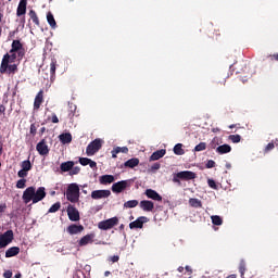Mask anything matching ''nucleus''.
Wrapping results in <instances>:
<instances>
[{
    "label": "nucleus",
    "mask_w": 278,
    "mask_h": 278,
    "mask_svg": "<svg viewBox=\"0 0 278 278\" xmlns=\"http://www.w3.org/2000/svg\"><path fill=\"white\" fill-rule=\"evenodd\" d=\"M59 140L62 144H71L73 142V135L71 132L61 134Z\"/></svg>",
    "instance_id": "22"
},
{
    "label": "nucleus",
    "mask_w": 278,
    "mask_h": 278,
    "mask_svg": "<svg viewBox=\"0 0 278 278\" xmlns=\"http://www.w3.org/2000/svg\"><path fill=\"white\" fill-rule=\"evenodd\" d=\"M5 73H8L9 75H16V73H18V65L10 64V63H7V65H3V62L1 61L0 74L5 75Z\"/></svg>",
    "instance_id": "7"
},
{
    "label": "nucleus",
    "mask_w": 278,
    "mask_h": 278,
    "mask_svg": "<svg viewBox=\"0 0 278 278\" xmlns=\"http://www.w3.org/2000/svg\"><path fill=\"white\" fill-rule=\"evenodd\" d=\"M160 168H161L160 163H154V164L151 166V170H160Z\"/></svg>",
    "instance_id": "53"
},
{
    "label": "nucleus",
    "mask_w": 278,
    "mask_h": 278,
    "mask_svg": "<svg viewBox=\"0 0 278 278\" xmlns=\"http://www.w3.org/2000/svg\"><path fill=\"white\" fill-rule=\"evenodd\" d=\"M89 162H90V159H88V157L79 159V164H81V166H88Z\"/></svg>",
    "instance_id": "44"
},
{
    "label": "nucleus",
    "mask_w": 278,
    "mask_h": 278,
    "mask_svg": "<svg viewBox=\"0 0 278 278\" xmlns=\"http://www.w3.org/2000/svg\"><path fill=\"white\" fill-rule=\"evenodd\" d=\"M45 131H47V128L45 127L40 128V134H45Z\"/></svg>",
    "instance_id": "61"
},
{
    "label": "nucleus",
    "mask_w": 278,
    "mask_h": 278,
    "mask_svg": "<svg viewBox=\"0 0 278 278\" xmlns=\"http://www.w3.org/2000/svg\"><path fill=\"white\" fill-rule=\"evenodd\" d=\"M119 153H129V148L127 147L119 148Z\"/></svg>",
    "instance_id": "55"
},
{
    "label": "nucleus",
    "mask_w": 278,
    "mask_h": 278,
    "mask_svg": "<svg viewBox=\"0 0 278 278\" xmlns=\"http://www.w3.org/2000/svg\"><path fill=\"white\" fill-rule=\"evenodd\" d=\"M139 207L143 211V212H153V210H155V204L153 203V201L150 200H142L139 203Z\"/></svg>",
    "instance_id": "15"
},
{
    "label": "nucleus",
    "mask_w": 278,
    "mask_h": 278,
    "mask_svg": "<svg viewBox=\"0 0 278 278\" xmlns=\"http://www.w3.org/2000/svg\"><path fill=\"white\" fill-rule=\"evenodd\" d=\"M9 53H16L17 54V60L21 62L23 58H25V53H27V50L25 49V46H23V42L21 40L15 39L12 41L11 45V50Z\"/></svg>",
    "instance_id": "3"
},
{
    "label": "nucleus",
    "mask_w": 278,
    "mask_h": 278,
    "mask_svg": "<svg viewBox=\"0 0 278 278\" xmlns=\"http://www.w3.org/2000/svg\"><path fill=\"white\" fill-rule=\"evenodd\" d=\"M36 149L39 155H49V146H47V141H45V139L37 143Z\"/></svg>",
    "instance_id": "16"
},
{
    "label": "nucleus",
    "mask_w": 278,
    "mask_h": 278,
    "mask_svg": "<svg viewBox=\"0 0 278 278\" xmlns=\"http://www.w3.org/2000/svg\"><path fill=\"white\" fill-rule=\"evenodd\" d=\"M47 21L52 29L58 28V23L55 22V17L53 16V13H51V12L47 13Z\"/></svg>",
    "instance_id": "28"
},
{
    "label": "nucleus",
    "mask_w": 278,
    "mask_h": 278,
    "mask_svg": "<svg viewBox=\"0 0 278 278\" xmlns=\"http://www.w3.org/2000/svg\"><path fill=\"white\" fill-rule=\"evenodd\" d=\"M21 277H23V275H21V274L15 275V278H21Z\"/></svg>",
    "instance_id": "64"
},
{
    "label": "nucleus",
    "mask_w": 278,
    "mask_h": 278,
    "mask_svg": "<svg viewBox=\"0 0 278 278\" xmlns=\"http://www.w3.org/2000/svg\"><path fill=\"white\" fill-rule=\"evenodd\" d=\"M207 184L208 187L212 188L213 190H218V185H216V181L214 179H208Z\"/></svg>",
    "instance_id": "43"
},
{
    "label": "nucleus",
    "mask_w": 278,
    "mask_h": 278,
    "mask_svg": "<svg viewBox=\"0 0 278 278\" xmlns=\"http://www.w3.org/2000/svg\"><path fill=\"white\" fill-rule=\"evenodd\" d=\"M118 225V217H112L105 220H102L98 224V227L102 229V231H108L109 229H113Z\"/></svg>",
    "instance_id": "6"
},
{
    "label": "nucleus",
    "mask_w": 278,
    "mask_h": 278,
    "mask_svg": "<svg viewBox=\"0 0 278 278\" xmlns=\"http://www.w3.org/2000/svg\"><path fill=\"white\" fill-rule=\"evenodd\" d=\"M67 216L72 223H77L80 219L79 211L73 205L67 206Z\"/></svg>",
    "instance_id": "11"
},
{
    "label": "nucleus",
    "mask_w": 278,
    "mask_h": 278,
    "mask_svg": "<svg viewBox=\"0 0 278 278\" xmlns=\"http://www.w3.org/2000/svg\"><path fill=\"white\" fill-rule=\"evenodd\" d=\"M21 167L23 170H26L27 173H29V170H31V161L29 160L23 161L21 164Z\"/></svg>",
    "instance_id": "35"
},
{
    "label": "nucleus",
    "mask_w": 278,
    "mask_h": 278,
    "mask_svg": "<svg viewBox=\"0 0 278 278\" xmlns=\"http://www.w3.org/2000/svg\"><path fill=\"white\" fill-rule=\"evenodd\" d=\"M270 60H275L276 62H278V53L269 55Z\"/></svg>",
    "instance_id": "57"
},
{
    "label": "nucleus",
    "mask_w": 278,
    "mask_h": 278,
    "mask_svg": "<svg viewBox=\"0 0 278 278\" xmlns=\"http://www.w3.org/2000/svg\"><path fill=\"white\" fill-rule=\"evenodd\" d=\"M111 153H112V157L116 159V155H118V153H121V147L113 149Z\"/></svg>",
    "instance_id": "47"
},
{
    "label": "nucleus",
    "mask_w": 278,
    "mask_h": 278,
    "mask_svg": "<svg viewBox=\"0 0 278 278\" xmlns=\"http://www.w3.org/2000/svg\"><path fill=\"white\" fill-rule=\"evenodd\" d=\"M66 231L70 236H77V233H81V231H84V226L72 224L66 228Z\"/></svg>",
    "instance_id": "17"
},
{
    "label": "nucleus",
    "mask_w": 278,
    "mask_h": 278,
    "mask_svg": "<svg viewBox=\"0 0 278 278\" xmlns=\"http://www.w3.org/2000/svg\"><path fill=\"white\" fill-rule=\"evenodd\" d=\"M140 164V160L138 157L129 159L124 163L125 168H136Z\"/></svg>",
    "instance_id": "26"
},
{
    "label": "nucleus",
    "mask_w": 278,
    "mask_h": 278,
    "mask_svg": "<svg viewBox=\"0 0 278 278\" xmlns=\"http://www.w3.org/2000/svg\"><path fill=\"white\" fill-rule=\"evenodd\" d=\"M38 131V126H36V124H31L30 125V136H36Z\"/></svg>",
    "instance_id": "45"
},
{
    "label": "nucleus",
    "mask_w": 278,
    "mask_h": 278,
    "mask_svg": "<svg viewBox=\"0 0 278 278\" xmlns=\"http://www.w3.org/2000/svg\"><path fill=\"white\" fill-rule=\"evenodd\" d=\"M73 166H75V162L73 161H67V162H63L60 165V169L62 170V173H71V170L73 169Z\"/></svg>",
    "instance_id": "25"
},
{
    "label": "nucleus",
    "mask_w": 278,
    "mask_h": 278,
    "mask_svg": "<svg viewBox=\"0 0 278 278\" xmlns=\"http://www.w3.org/2000/svg\"><path fill=\"white\" fill-rule=\"evenodd\" d=\"M211 220H212L213 225H216L217 227H220V225H223L222 216L213 215V216H211Z\"/></svg>",
    "instance_id": "33"
},
{
    "label": "nucleus",
    "mask_w": 278,
    "mask_h": 278,
    "mask_svg": "<svg viewBox=\"0 0 278 278\" xmlns=\"http://www.w3.org/2000/svg\"><path fill=\"white\" fill-rule=\"evenodd\" d=\"M144 223H149V217L140 216L129 224V229H142V227H144Z\"/></svg>",
    "instance_id": "12"
},
{
    "label": "nucleus",
    "mask_w": 278,
    "mask_h": 278,
    "mask_svg": "<svg viewBox=\"0 0 278 278\" xmlns=\"http://www.w3.org/2000/svg\"><path fill=\"white\" fill-rule=\"evenodd\" d=\"M112 194V191L108 189L94 190L91 192V199L98 201L99 199H108Z\"/></svg>",
    "instance_id": "10"
},
{
    "label": "nucleus",
    "mask_w": 278,
    "mask_h": 278,
    "mask_svg": "<svg viewBox=\"0 0 278 278\" xmlns=\"http://www.w3.org/2000/svg\"><path fill=\"white\" fill-rule=\"evenodd\" d=\"M66 199L71 203H77L79 201V186L77 184H71L67 187Z\"/></svg>",
    "instance_id": "4"
},
{
    "label": "nucleus",
    "mask_w": 278,
    "mask_h": 278,
    "mask_svg": "<svg viewBox=\"0 0 278 278\" xmlns=\"http://www.w3.org/2000/svg\"><path fill=\"white\" fill-rule=\"evenodd\" d=\"M102 147H103V140L94 139L87 146L86 154L90 157V156L94 155V153H99V151H101Z\"/></svg>",
    "instance_id": "5"
},
{
    "label": "nucleus",
    "mask_w": 278,
    "mask_h": 278,
    "mask_svg": "<svg viewBox=\"0 0 278 278\" xmlns=\"http://www.w3.org/2000/svg\"><path fill=\"white\" fill-rule=\"evenodd\" d=\"M273 149H275V143L269 142L265 148V152L268 153V151H273Z\"/></svg>",
    "instance_id": "49"
},
{
    "label": "nucleus",
    "mask_w": 278,
    "mask_h": 278,
    "mask_svg": "<svg viewBox=\"0 0 278 278\" xmlns=\"http://www.w3.org/2000/svg\"><path fill=\"white\" fill-rule=\"evenodd\" d=\"M51 122L54 124L60 123V118H58V115L55 113L52 114Z\"/></svg>",
    "instance_id": "52"
},
{
    "label": "nucleus",
    "mask_w": 278,
    "mask_h": 278,
    "mask_svg": "<svg viewBox=\"0 0 278 278\" xmlns=\"http://www.w3.org/2000/svg\"><path fill=\"white\" fill-rule=\"evenodd\" d=\"M118 260H121L119 255H113V256L109 257V262H112V264H116V262H118Z\"/></svg>",
    "instance_id": "46"
},
{
    "label": "nucleus",
    "mask_w": 278,
    "mask_h": 278,
    "mask_svg": "<svg viewBox=\"0 0 278 278\" xmlns=\"http://www.w3.org/2000/svg\"><path fill=\"white\" fill-rule=\"evenodd\" d=\"M28 16L37 27H40V18L38 17V13H36L34 10H30L28 12Z\"/></svg>",
    "instance_id": "29"
},
{
    "label": "nucleus",
    "mask_w": 278,
    "mask_h": 278,
    "mask_svg": "<svg viewBox=\"0 0 278 278\" xmlns=\"http://www.w3.org/2000/svg\"><path fill=\"white\" fill-rule=\"evenodd\" d=\"M20 253H21V248L12 247L7 250L5 257H15V255H18Z\"/></svg>",
    "instance_id": "27"
},
{
    "label": "nucleus",
    "mask_w": 278,
    "mask_h": 278,
    "mask_svg": "<svg viewBox=\"0 0 278 278\" xmlns=\"http://www.w3.org/2000/svg\"><path fill=\"white\" fill-rule=\"evenodd\" d=\"M5 204H3V205H0V213H3V212H5Z\"/></svg>",
    "instance_id": "58"
},
{
    "label": "nucleus",
    "mask_w": 278,
    "mask_h": 278,
    "mask_svg": "<svg viewBox=\"0 0 278 278\" xmlns=\"http://www.w3.org/2000/svg\"><path fill=\"white\" fill-rule=\"evenodd\" d=\"M124 207H127V208L138 207V200H130L125 202Z\"/></svg>",
    "instance_id": "37"
},
{
    "label": "nucleus",
    "mask_w": 278,
    "mask_h": 278,
    "mask_svg": "<svg viewBox=\"0 0 278 278\" xmlns=\"http://www.w3.org/2000/svg\"><path fill=\"white\" fill-rule=\"evenodd\" d=\"M214 166H216V162L208 160L206 163V168H214Z\"/></svg>",
    "instance_id": "50"
},
{
    "label": "nucleus",
    "mask_w": 278,
    "mask_h": 278,
    "mask_svg": "<svg viewBox=\"0 0 278 278\" xmlns=\"http://www.w3.org/2000/svg\"><path fill=\"white\" fill-rule=\"evenodd\" d=\"M45 103V90H39L35 97L34 110H40V106Z\"/></svg>",
    "instance_id": "13"
},
{
    "label": "nucleus",
    "mask_w": 278,
    "mask_h": 278,
    "mask_svg": "<svg viewBox=\"0 0 278 278\" xmlns=\"http://www.w3.org/2000/svg\"><path fill=\"white\" fill-rule=\"evenodd\" d=\"M26 184H27V179L22 178V179L17 180L16 188H18L20 190H23V188H25Z\"/></svg>",
    "instance_id": "40"
},
{
    "label": "nucleus",
    "mask_w": 278,
    "mask_h": 278,
    "mask_svg": "<svg viewBox=\"0 0 278 278\" xmlns=\"http://www.w3.org/2000/svg\"><path fill=\"white\" fill-rule=\"evenodd\" d=\"M239 273L241 277H244V273H247V262L244 260H241L239 263Z\"/></svg>",
    "instance_id": "34"
},
{
    "label": "nucleus",
    "mask_w": 278,
    "mask_h": 278,
    "mask_svg": "<svg viewBox=\"0 0 278 278\" xmlns=\"http://www.w3.org/2000/svg\"><path fill=\"white\" fill-rule=\"evenodd\" d=\"M88 165L90 166V168H97V162H94L92 160L89 161Z\"/></svg>",
    "instance_id": "56"
},
{
    "label": "nucleus",
    "mask_w": 278,
    "mask_h": 278,
    "mask_svg": "<svg viewBox=\"0 0 278 278\" xmlns=\"http://www.w3.org/2000/svg\"><path fill=\"white\" fill-rule=\"evenodd\" d=\"M144 194L148 199H152V201L162 202V195H160V193L153 189H147Z\"/></svg>",
    "instance_id": "19"
},
{
    "label": "nucleus",
    "mask_w": 278,
    "mask_h": 278,
    "mask_svg": "<svg viewBox=\"0 0 278 278\" xmlns=\"http://www.w3.org/2000/svg\"><path fill=\"white\" fill-rule=\"evenodd\" d=\"M178 273H184V267L182 266L178 267Z\"/></svg>",
    "instance_id": "63"
},
{
    "label": "nucleus",
    "mask_w": 278,
    "mask_h": 278,
    "mask_svg": "<svg viewBox=\"0 0 278 278\" xmlns=\"http://www.w3.org/2000/svg\"><path fill=\"white\" fill-rule=\"evenodd\" d=\"M124 229H125V225L122 224V225L119 226V231H123Z\"/></svg>",
    "instance_id": "62"
},
{
    "label": "nucleus",
    "mask_w": 278,
    "mask_h": 278,
    "mask_svg": "<svg viewBox=\"0 0 278 278\" xmlns=\"http://www.w3.org/2000/svg\"><path fill=\"white\" fill-rule=\"evenodd\" d=\"M2 116H5V105L0 104V118H1Z\"/></svg>",
    "instance_id": "51"
},
{
    "label": "nucleus",
    "mask_w": 278,
    "mask_h": 278,
    "mask_svg": "<svg viewBox=\"0 0 278 278\" xmlns=\"http://www.w3.org/2000/svg\"><path fill=\"white\" fill-rule=\"evenodd\" d=\"M189 205L191 207H195V208L203 207V203L201 202V200H199L197 198H190Z\"/></svg>",
    "instance_id": "31"
},
{
    "label": "nucleus",
    "mask_w": 278,
    "mask_h": 278,
    "mask_svg": "<svg viewBox=\"0 0 278 278\" xmlns=\"http://www.w3.org/2000/svg\"><path fill=\"white\" fill-rule=\"evenodd\" d=\"M60 207H62V203L56 202L54 203L48 211V214H55V212H59Z\"/></svg>",
    "instance_id": "36"
},
{
    "label": "nucleus",
    "mask_w": 278,
    "mask_h": 278,
    "mask_svg": "<svg viewBox=\"0 0 278 278\" xmlns=\"http://www.w3.org/2000/svg\"><path fill=\"white\" fill-rule=\"evenodd\" d=\"M208 149H218V138H213V140L208 143Z\"/></svg>",
    "instance_id": "41"
},
{
    "label": "nucleus",
    "mask_w": 278,
    "mask_h": 278,
    "mask_svg": "<svg viewBox=\"0 0 278 278\" xmlns=\"http://www.w3.org/2000/svg\"><path fill=\"white\" fill-rule=\"evenodd\" d=\"M94 238H96L94 232L86 235L79 240L78 244L79 247H86L87 244H92V242H94Z\"/></svg>",
    "instance_id": "18"
},
{
    "label": "nucleus",
    "mask_w": 278,
    "mask_h": 278,
    "mask_svg": "<svg viewBox=\"0 0 278 278\" xmlns=\"http://www.w3.org/2000/svg\"><path fill=\"white\" fill-rule=\"evenodd\" d=\"M17 177H21V179H23L24 177H27V170H25V169L18 170Z\"/></svg>",
    "instance_id": "48"
},
{
    "label": "nucleus",
    "mask_w": 278,
    "mask_h": 278,
    "mask_svg": "<svg viewBox=\"0 0 278 278\" xmlns=\"http://www.w3.org/2000/svg\"><path fill=\"white\" fill-rule=\"evenodd\" d=\"M129 180H121L112 185V192L115 194H121L124 190H127L129 188Z\"/></svg>",
    "instance_id": "9"
},
{
    "label": "nucleus",
    "mask_w": 278,
    "mask_h": 278,
    "mask_svg": "<svg viewBox=\"0 0 278 278\" xmlns=\"http://www.w3.org/2000/svg\"><path fill=\"white\" fill-rule=\"evenodd\" d=\"M166 155V150L161 149L152 153L150 156V162H156V160H162L163 156Z\"/></svg>",
    "instance_id": "21"
},
{
    "label": "nucleus",
    "mask_w": 278,
    "mask_h": 278,
    "mask_svg": "<svg viewBox=\"0 0 278 278\" xmlns=\"http://www.w3.org/2000/svg\"><path fill=\"white\" fill-rule=\"evenodd\" d=\"M3 277L4 278H12V271L11 270H7L3 273Z\"/></svg>",
    "instance_id": "54"
},
{
    "label": "nucleus",
    "mask_w": 278,
    "mask_h": 278,
    "mask_svg": "<svg viewBox=\"0 0 278 278\" xmlns=\"http://www.w3.org/2000/svg\"><path fill=\"white\" fill-rule=\"evenodd\" d=\"M18 60V54L16 52L5 53L2 58V65L7 66L8 64H11L12 62H16Z\"/></svg>",
    "instance_id": "14"
},
{
    "label": "nucleus",
    "mask_w": 278,
    "mask_h": 278,
    "mask_svg": "<svg viewBox=\"0 0 278 278\" xmlns=\"http://www.w3.org/2000/svg\"><path fill=\"white\" fill-rule=\"evenodd\" d=\"M46 197H47V189L45 187H39L36 190V187L31 186V187H27L24 190L22 199L25 205H27V203H31V202L33 204L40 203V201H42Z\"/></svg>",
    "instance_id": "1"
},
{
    "label": "nucleus",
    "mask_w": 278,
    "mask_h": 278,
    "mask_svg": "<svg viewBox=\"0 0 278 278\" xmlns=\"http://www.w3.org/2000/svg\"><path fill=\"white\" fill-rule=\"evenodd\" d=\"M58 68V61L55 59L51 60L50 63V75H51V79H55V71Z\"/></svg>",
    "instance_id": "30"
},
{
    "label": "nucleus",
    "mask_w": 278,
    "mask_h": 278,
    "mask_svg": "<svg viewBox=\"0 0 278 278\" xmlns=\"http://www.w3.org/2000/svg\"><path fill=\"white\" fill-rule=\"evenodd\" d=\"M110 275H112L111 271H108V270H106V271L104 273V277H110Z\"/></svg>",
    "instance_id": "60"
},
{
    "label": "nucleus",
    "mask_w": 278,
    "mask_h": 278,
    "mask_svg": "<svg viewBox=\"0 0 278 278\" xmlns=\"http://www.w3.org/2000/svg\"><path fill=\"white\" fill-rule=\"evenodd\" d=\"M12 240H14V231L7 230L0 236V249H5L8 244L12 243Z\"/></svg>",
    "instance_id": "8"
},
{
    "label": "nucleus",
    "mask_w": 278,
    "mask_h": 278,
    "mask_svg": "<svg viewBox=\"0 0 278 278\" xmlns=\"http://www.w3.org/2000/svg\"><path fill=\"white\" fill-rule=\"evenodd\" d=\"M197 179V173L190 170L178 172L174 174L173 181L174 184H181V181H192Z\"/></svg>",
    "instance_id": "2"
},
{
    "label": "nucleus",
    "mask_w": 278,
    "mask_h": 278,
    "mask_svg": "<svg viewBox=\"0 0 278 278\" xmlns=\"http://www.w3.org/2000/svg\"><path fill=\"white\" fill-rule=\"evenodd\" d=\"M21 24H22V27H25V16H23V17L21 18Z\"/></svg>",
    "instance_id": "59"
},
{
    "label": "nucleus",
    "mask_w": 278,
    "mask_h": 278,
    "mask_svg": "<svg viewBox=\"0 0 278 278\" xmlns=\"http://www.w3.org/2000/svg\"><path fill=\"white\" fill-rule=\"evenodd\" d=\"M206 149H207V143L205 142H200L194 147L195 152L205 151Z\"/></svg>",
    "instance_id": "38"
},
{
    "label": "nucleus",
    "mask_w": 278,
    "mask_h": 278,
    "mask_svg": "<svg viewBox=\"0 0 278 278\" xmlns=\"http://www.w3.org/2000/svg\"><path fill=\"white\" fill-rule=\"evenodd\" d=\"M216 153H218V155H225L226 153H231V146L227 143L223 146H218L216 148Z\"/></svg>",
    "instance_id": "24"
},
{
    "label": "nucleus",
    "mask_w": 278,
    "mask_h": 278,
    "mask_svg": "<svg viewBox=\"0 0 278 278\" xmlns=\"http://www.w3.org/2000/svg\"><path fill=\"white\" fill-rule=\"evenodd\" d=\"M228 140H231V142H233L235 144H238V142L242 140V137L240 135H230L228 137Z\"/></svg>",
    "instance_id": "39"
},
{
    "label": "nucleus",
    "mask_w": 278,
    "mask_h": 278,
    "mask_svg": "<svg viewBox=\"0 0 278 278\" xmlns=\"http://www.w3.org/2000/svg\"><path fill=\"white\" fill-rule=\"evenodd\" d=\"M174 153H175V155H185L186 151L184 150V144L182 143H177L174 147Z\"/></svg>",
    "instance_id": "32"
},
{
    "label": "nucleus",
    "mask_w": 278,
    "mask_h": 278,
    "mask_svg": "<svg viewBox=\"0 0 278 278\" xmlns=\"http://www.w3.org/2000/svg\"><path fill=\"white\" fill-rule=\"evenodd\" d=\"M27 14V1L21 0L17 10H16V16H25Z\"/></svg>",
    "instance_id": "20"
},
{
    "label": "nucleus",
    "mask_w": 278,
    "mask_h": 278,
    "mask_svg": "<svg viewBox=\"0 0 278 278\" xmlns=\"http://www.w3.org/2000/svg\"><path fill=\"white\" fill-rule=\"evenodd\" d=\"M114 176L113 175H102L99 178V181L102 186H108V184H114Z\"/></svg>",
    "instance_id": "23"
},
{
    "label": "nucleus",
    "mask_w": 278,
    "mask_h": 278,
    "mask_svg": "<svg viewBox=\"0 0 278 278\" xmlns=\"http://www.w3.org/2000/svg\"><path fill=\"white\" fill-rule=\"evenodd\" d=\"M81 172V168L79 166H73L72 169L70 170V175H79Z\"/></svg>",
    "instance_id": "42"
}]
</instances>
